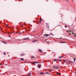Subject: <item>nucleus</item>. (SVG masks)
<instances>
[{
	"label": "nucleus",
	"mask_w": 76,
	"mask_h": 76,
	"mask_svg": "<svg viewBox=\"0 0 76 76\" xmlns=\"http://www.w3.org/2000/svg\"><path fill=\"white\" fill-rule=\"evenodd\" d=\"M48 71H50V72H51V70H50V69H48Z\"/></svg>",
	"instance_id": "nucleus-28"
},
{
	"label": "nucleus",
	"mask_w": 76,
	"mask_h": 76,
	"mask_svg": "<svg viewBox=\"0 0 76 76\" xmlns=\"http://www.w3.org/2000/svg\"><path fill=\"white\" fill-rule=\"evenodd\" d=\"M40 74H44V73H42V72H40Z\"/></svg>",
	"instance_id": "nucleus-20"
},
{
	"label": "nucleus",
	"mask_w": 76,
	"mask_h": 76,
	"mask_svg": "<svg viewBox=\"0 0 76 76\" xmlns=\"http://www.w3.org/2000/svg\"><path fill=\"white\" fill-rule=\"evenodd\" d=\"M4 55H6V52H4Z\"/></svg>",
	"instance_id": "nucleus-25"
},
{
	"label": "nucleus",
	"mask_w": 76,
	"mask_h": 76,
	"mask_svg": "<svg viewBox=\"0 0 76 76\" xmlns=\"http://www.w3.org/2000/svg\"><path fill=\"white\" fill-rule=\"evenodd\" d=\"M31 58H35V57H34V56H31Z\"/></svg>",
	"instance_id": "nucleus-21"
},
{
	"label": "nucleus",
	"mask_w": 76,
	"mask_h": 76,
	"mask_svg": "<svg viewBox=\"0 0 76 76\" xmlns=\"http://www.w3.org/2000/svg\"><path fill=\"white\" fill-rule=\"evenodd\" d=\"M22 33H20V34Z\"/></svg>",
	"instance_id": "nucleus-36"
},
{
	"label": "nucleus",
	"mask_w": 76,
	"mask_h": 76,
	"mask_svg": "<svg viewBox=\"0 0 76 76\" xmlns=\"http://www.w3.org/2000/svg\"><path fill=\"white\" fill-rule=\"evenodd\" d=\"M76 73V72H75Z\"/></svg>",
	"instance_id": "nucleus-38"
},
{
	"label": "nucleus",
	"mask_w": 76,
	"mask_h": 76,
	"mask_svg": "<svg viewBox=\"0 0 76 76\" xmlns=\"http://www.w3.org/2000/svg\"><path fill=\"white\" fill-rule=\"evenodd\" d=\"M45 73V74H46V75H50L49 72H46Z\"/></svg>",
	"instance_id": "nucleus-6"
},
{
	"label": "nucleus",
	"mask_w": 76,
	"mask_h": 76,
	"mask_svg": "<svg viewBox=\"0 0 76 76\" xmlns=\"http://www.w3.org/2000/svg\"><path fill=\"white\" fill-rule=\"evenodd\" d=\"M61 38H60V39H61Z\"/></svg>",
	"instance_id": "nucleus-33"
},
{
	"label": "nucleus",
	"mask_w": 76,
	"mask_h": 76,
	"mask_svg": "<svg viewBox=\"0 0 76 76\" xmlns=\"http://www.w3.org/2000/svg\"><path fill=\"white\" fill-rule=\"evenodd\" d=\"M11 37L10 36H9V37Z\"/></svg>",
	"instance_id": "nucleus-34"
},
{
	"label": "nucleus",
	"mask_w": 76,
	"mask_h": 76,
	"mask_svg": "<svg viewBox=\"0 0 76 76\" xmlns=\"http://www.w3.org/2000/svg\"><path fill=\"white\" fill-rule=\"evenodd\" d=\"M58 61H60L61 62V60H58Z\"/></svg>",
	"instance_id": "nucleus-23"
},
{
	"label": "nucleus",
	"mask_w": 76,
	"mask_h": 76,
	"mask_svg": "<svg viewBox=\"0 0 76 76\" xmlns=\"http://www.w3.org/2000/svg\"><path fill=\"white\" fill-rule=\"evenodd\" d=\"M21 61H23V60H24V59L23 58H21Z\"/></svg>",
	"instance_id": "nucleus-13"
},
{
	"label": "nucleus",
	"mask_w": 76,
	"mask_h": 76,
	"mask_svg": "<svg viewBox=\"0 0 76 76\" xmlns=\"http://www.w3.org/2000/svg\"><path fill=\"white\" fill-rule=\"evenodd\" d=\"M54 68H56V69H59V67L56 66H54Z\"/></svg>",
	"instance_id": "nucleus-5"
},
{
	"label": "nucleus",
	"mask_w": 76,
	"mask_h": 76,
	"mask_svg": "<svg viewBox=\"0 0 76 76\" xmlns=\"http://www.w3.org/2000/svg\"><path fill=\"white\" fill-rule=\"evenodd\" d=\"M66 1L67 2H68V0H66Z\"/></svg>",
	"instance_id": "nucleus-31"
},
{
	"label": "nucleus",
	"mask_w": 76,
	"mask_h": 76,
	"mask_svg": "<svg viewBox=\"0 0 76 76\" xmlns=\"http://www.w3.org/2000/svg\"><path fill=\"white\" fill-rule=\"evenodd\" d=\"M69 34H70V35H72V31H69Z\"/></svg>",
	"instance_id": "nucleus-8"
},
{
	"label": "nucleus",
	"mask_w": 76,
	"mask_h": 76,
	"mask_svg": "<svg viewBox=\"0 0 76 76\" xmlns=\"http://www.w3.org/2000/svg\"><path fill=\"white\" fill-rule=\"evenodd\" d=\"M69 61V62H71V63H72L73 64H74V63H73V62H72L71 61Z\"/></svg>",
	"instance_id": "nucleus-17"
},
{
	"label": "nucleus",
	"mask_w": 76,
	"mask_h": 76,
	"mask_svg": "<svg viewBox=\"0 0 76 76\" xmlns=\"http://www.w3.org/2000/svg\"><path fill=\"white\" fill-rule=\"evenodd\" d=\"M60 43H66V42H61Z\"/></svg>",
	"instance_id": "nucleus-19"
},
{
	"label": "nucleus",
	"mask_w": 76,
	"mask_h": 76,
	"mask_svg": "<svg viewBox=\"0 0 76 76\" xmlns=\"http://www.w3.org/2000/svg\"><path fill=\"white\" fill-rule=\"evenodd\" d=\"M24 55H21V56H23Z\"/></svg>",
	"instance_id": "nucleus-27"
},
{
	"label": "nucleus",
	"mask_w": 76,
	"mask_h": 76,
	"mask_svg": "<svg viewBox=\"0 0 76 76\" xmlns=\"http://www.w3.org/2000/svg\"><path fill=\"white\" fill-rule=\"evenodd\" d=\"M37 41H38V40H35L34 41H33V42H37Z\"/></svg>",
	"instance_id": "nucleus-9"
},
{
	"label": "nucleus",
	"mask_w": 76,
	"mask_h": 76,
	"mask_svg": "<svg viewBox=\"0 0 76 76\" xmlns=\"http://www.w3.org/2000/svg\"><path fill=\"white\" fill-rule=\"evenodd\" d=\"M56 74L58 75H59V76H60V73H58V72H57L56 73Z\"/></svg>",
	"instance_id": "nucleus-7"
},
{
	"label": "nucleus",
	"mask_w": 76,
	"mask_h": 76,
	"mask_svg": "<svg viewBox=\"0 0 76 76\" xmlns=\"http://www.w3.org/2000/svg\"><path fill=\"white\" fill-rule=\"evenodd\" d=\"M29 39V38H24L23 39V40H26V39Z\"/></svg>",
	"instance_id": "nucleus-2"
},
{
	"label": "nucleus",
	"mask_w": 76,
	"mask_h": 76,
	"mask_svg": "<svg viewBox=\"0 0 76 76\" xmlns=\"http://www.w3.org/2000/svg\"><path fill=\"white\" fill-rule=\"evenodd\" d=\"M31 73H30L29 74H28V75L27 76H30V75H31Z\"/></svg>",
	"instance_id": "nucleus-16"
},
{
	"label": "nucleus",
	"mask_w": 76,
	"mask_h": 76,
	"mask_svg": "<svg viewBox=\"0 0 76 76\" xmlns=\"http://www.w3.org/2000/svg\"><path fill=\"white\" fill-rule=\"evenodd\" d=\"M38 66L39 68H40V67H41V65H38Z\"/></svg>",
	"instance_id": "nucleus-15"
},
{
	"label": "nucleus",
	"mask_w": 76,
	"mask_h": 76,
	"mask_svg": "<svg viewBox=\"0 0 76 76\" xmlns=\"http://www.w3.org/2000/svg\"><path fill=\"white\" fill-rule=\"evenodd\" d=\"M62 57H63V56H60L59 58H62Z\"/></svg>",
	"instance_id": "nucleus-14"
},
{
	"label": "nucleus",
	"mask_w": 76,
	"mask_h": 76,
	"mask_svg": "<svg viewBox=\"0 0 76 76\" xmlns=\"http://www.w3.org/2000/svg\"><path fill=\"white\" fill-rule=\"evenodd\" d=\"M58 59H55L54 60V61H58Z\"/></svg>",
	"instance_id": "nucleus-12"
},
{
	"label": "nucleus",
	"mask_w": 76,
	"mask_h": 76,
	"mask_svg": "<svg viewBox=\"0 0 76 76\" xmlns=\"http://www.w3.org/2000/svg\"><path fill=\"white\" fill-rule=\"evenodd\" d=\"M75 34H76V33L74 34H75V37H76V35H75Z\"/></svg>",
	"instance_id": "nucleus-30"
},
{
	"label": "nucleus",
	"mask_w": 76,
	"mask_h": 76,
	"mask_svg": "<svg viewBox=\"0 0 76 76\" xmlns=\"http://www.w3.org/2000/svg\"><path fill=\"white\" fill-rule=\"evenodd\" d=\"M74 61H75V60H76V58H74Z\"/></svg>",
	"instance_id": "nucleus-22"
},
{
	"label": "nucleus",
	"mask_w": 76,
	"mask_h": 76,
	"mask_svg": "<svg viewBox=\"0 0 76 76\" xmlns=\"http://www.w3.org/2000/svg\"><path fill=\"white\" fill-rule=\"evenodd\" d=\"M48 26H49L48 24L47 25V27H48Z\"/></svg>",
	"instance_id": "nucleus-24"
},
{
	"label": "nucleus",
	"mask_w": 76,
	"mask_h": 76,
	"mask_svg": "<svg viewBox=\"0 0 76 76\" xmlns=\"http://www.w3.org/2000/svg\"><path fill=\"white\" fill-rule=\"evenodd\" d=\"M71 32H72V34H74V33H73V31H72Z\"/></svg>",
	"instance_id": "nucleus-26"
},
{
	"label": "nucleus",
	"mask_w": 76,
	"mask_h": 76,
	"mask_svg": "<svg viewBox=\"0 0 76 76\" xmlns=\"http://www.w3.org/2000/svg\"><path fill=\"white\" fill-rule=\"evenodd\" d=\"M42 19H41V18L40 19V23H41V21H42Z\"/></svg>",
	"instance_id": "nucleus-18"
},
{
	"label": "nucleus",
	"mask_w": 76,
	"mask_h": 76,
	"mask_svg": "<svg viewBox=\"0 0 76 76\" xmlns=\"http://www.w3.org/2000/svg\"><path fill=\"white\" fill-rule=\"evenodd\" d=\"M65 28H67V26H66V25L65 26Z\"/></svg>",
	"instance_id": "nucleus-29"
},
{
	"label": "nucleus",
	"mask_w": 76,
	"mask_h": 76,
	"mask_svg": "<svg viewBox=\"0 0 76 76\" xmlns=\"http://www.w3.org/2000/svg\"><path fill=\"white\" fill-rule=\"evenodd\" d=\"M49 35H52V36H54V35L53 34L51 33H50Z\"/></svg>",
	"instance_id": "nucleus-4"
},
{
	"label": "nucleus",
	"mask_w": 76,
	"mask_h": 76,
	"mask_svg": "<svg viewBox=\"0 0 76 76\" xmlns=\"http://www.w3.org/2000/svg\"><path fill=\"white\" fill-rule=\"evenodd\" d=\"M50 34H44V36H46V37H48V36H50Z\"/></svg>",
	"instance_id": "nucleus-1"
},
{
	"label": "nucleus",
	"mask_w": 76,
	"mask_h": 76,
	"mask_svg": "<svg viewBox=\"0 0 76 76\" xmlns=\"http://www.w3.org/2000/svg\"><path fill=\"white\" fill-rule=\"evenodd\" d=\"M48 28H49V27H48Z\"/></svg>",
	"instance_id": "nucleus-37"
},
{
	"label": "nucleus",
	"mask_w": 76,
	"mask_h": 76,
	"mask_svg": "<svg viewBox=\"0 0 76 76\" xmlns=\"http://www.w3.org/2000/svg\"><path fill=\"white\" fill-rule=\"evenodd\" d=\"M39 62H34L33 63V64H34V63H39Z\"/></svg>",
	"instance_id": "nucleus-3"
},
{
	"label": "nucleus",
	"mask_w": 76,
	"mask_h": 76,
	"mask_svg": "<svg viewBox=\"0 0 76 76\" xmlns=\"http://www.w3.org/2000/svg\"><path fill=\"white\" fill-rule=\"evenodd\" d=\"M2 42H3V43H4V44H7V43L4 42V41Z\"/></svg>",
	"instance_id": "nucleus-11"
},
{
	"label": "nucleus",
	"mask_w": 76,
	"mask_h": 76,
	"mask_svg": "<svg viewBox=\"0 0 76 76\" xmlns=\"http://www.w3.org/2000/svg\"><path fill=\"white\" fill-rule=\"evenodd\" d=\"M39 52H42V50H41V49H39Z\"/></svg>",
	"instance_id": "nucleus-10"
},
{
	"label": "nucleus",
	"mask_w": 76,
	"mask_h": 76,
	"mask_svg": "<svg viewBox=\"0 0 76 76\" xmlns=\"http://www.w3.org/2000/svg\"><path fill=\"white\" fill-rule=\"evenodd\" d=\"M6 25H7V26H8V24H6Z\"/></svg>",
	"instance_id": "nucleus-32"
},
{
	"label": "nucleus",
	"mask_w": 76,
	"mask_h": 76,
	"mask_svg": "<svg viewBox=\"0 0 76 76\" xmlns=\"http://www.w3.org/2000/svg\"><path fill=\"white\" fill-rule=\"evenodd\" d=\"M8 56H9V55H8Z\"/></svg>",
	"instance_id": "nucleus-35"
}]
</instances>
